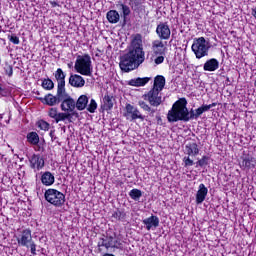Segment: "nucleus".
<instances>
[{"mask_svg": "<svg viewBox=\"0 0 256 256\" xmlns=\"http://www.w3.org/2000/svg\"><path fill=\"white\" fill-rule=\"evenodd\" d=\"M16 1H23V0H16Z\"/></svg>", "mask_w": 256, "mask_h": 256, "instance_id": "55", "label": "nucleus"}, {"mask_svg": "<svg viewBox=\"0 0 256 256\" xmlns=\"http://www.w3.org/2000/svg\"><path fill=\"white\" fill-rule=\"evenodd\" d=\"M139 106L141 107V109H143L144 111H151V107L149 105H147V103H145L144 101H140L139 102Z\"/></svg>", "mask_w": 256, "mask_h": 256, "instance_id": "44", "label": "nucleus"}, {"mask_svg": "<svg viewBox=\"0 0 256 256\" xmlns=\"http://www.w3.org/2000/svg\"><path fill=\"white\" fill-rule=\"evenodd\" d=\"M150 112H151V113H155V109H151Z\"/></svg>", "mask_w": 256, "mask_h": 256, "instance_id": "53", "label": "nucleus"}, {"mask_svg": "<svg viewBox=\"0 0 256 256\" xmlns=\"http://www.w3.org/2000/svg\"><path fill=\"white\" fill-rule=\"evenodd\" d=\"M126 111L128 115H131V121H135L136 119H140L141 121H145V116L141 114L139 109L135 108L131 104L126 105Z\"/></svg>", "mask_w": 256, "mask_h": 256, "instance_id": "15", "label": "nucleus"}, {"mask_svg": "<svg viewBox=\"0 0 256 256\" xmlns=\"http://www.w3.org/2000/svg\"><path fill=\"white\" fill-rule=\"evenodd\" d=\"M129 5L134 13H141L143 9V0H130Z\"/></svg>", "mask_w": 256, "mask_h": 256, "instance_id": "27", "label": "nucleus"}, {"mask_svg": "<svg viewBox=\"0 0 256 256\" xmlns=\"http://www.w3.org/2000/svg\"><path fill=\"white\" fill-rule=\"evenodd\" d=\"M103 109L105 111H111L113 109V105H115V97L113 95H109V93L104 95L103 98Z\"/></svg>", "mask_w": 256, "mask_h": 256, "instance_id": "23", "label": "nucleus"}, {"mask_svg": "<svg viewBox=\"0 0 256 256\" xmlns=\"http://www.w3.org/2000/svg\"><path fill=\"white\" fill-rule=\"evenodd\" d=\"M198 167H207L209 165V156H203L200 160L196 162Z\"/></svg>", "mask_w": 256, "mask_h": 256, "instance_id": "35", "label": "nucleus"}, {"mask_svg": "<svg viewBox=\"0 0 256 256\" xmlns=\"http://www.w3.org/2000/svg\"><path fill=\"white\" fill-rule=\"evenodd\" d=\"M143 61H145V52H143V47H141L139 42H132L128 53L120 57V69L121 71H124V73H129L137 69Z\"/></svg>", "mask_w": 256, "mask_h": 256, "instance_id": "1", "label": "nucleus"}, {"mask_svg": "<svg viewBox=\"0 0 256 256\" xmlns=\"http://www.w3.org/2000/svg\"><path fill=\"white\" fill-rule=\"evenodd\" d=\"M152 49L154 55H165V52L167 51V47H165V44L161 40L153 41Z\"/></svg>", "mask_w": 256, "mask_h": 256, "instance_id": "18", "label": "nucleus"}, {"mask_svg": "<svg viewBox=\"0 0 256 256\" xmlns=\"http://www.w3.org/2000/svg\"><path fill=\"white\" fill-rule=\"evenodd\" d=\"M42 87L46 89V91H51V89H54L55 83H53V80L47 78L42 81Z\"/></svg>", "mask_w": 256, "mask_h": 256, "instance_id": "32", "label": "nucleus"}, {"mask_svg": "<svg viewBox=\"0 0 256 256\" xmlns=\"http://www.w3.org/2000/svg\"><path fill=\"white\" fill-rule=\"evenodd\" d=\"M69 85L76 87V89H81V87H85V79L79 74H71L69 77Z\"/></svg>", "mask_w": 256, "mask_h": 256, "instance_id": "13", "label": "nucleus"}, {"mask_svg": "<svg viewBox=\"0 0 256 256\" xmlns=\"http://www.w3.org/2000/svg\"><path fill=\"white\" fill-rule=\"evenodd\" d=\"M112 217H114V219H118V221H125L127 214L121 210H118L113 213Z\"/></svg>", "mask_w": 256, "mask_h": 256, "instance_id": "34", "label": "nucleus"}, {"mask_svg": "<svg viewBox=\"0 0 256 256\" xmlns=\"http://www.w3.org/2000/svg\"><path fill=\"white\" fill-rule=\"evenodd\" d=\"M196 59H203L209 55L211 43L205 40V37L195 38L191 47Z\"/></svg>", "mask_w": 256, "mask_h": 256, "instance_id": "4", "label": "nucleus"}, {"mask_svg": "<svg viewBox=\"0 0 256 256\" xmlns=\"http://www.w3.org/2000/svg\"><path fill=\"white\" fill-rule=\"evenodd\" d=\"M70 115L68 112H59L55 118V122L59 123L60 121H69Z\"/></svg>", "mask_w": 256, "mask_h": 256, "instance_id": "33", "label": "nucleus"}, {"mask_svg": "<svg viewBox=\"0 0 256 256\" xmlns=\"http://www.w3.org/2000/svg\"><path fill=\"white\" fill-rule=\"evenodd\" d=\"M49 136L51 137V141H57V136H55V130H51Z\"/></svg>", "mask_w": 256, "mask_h": 256, "instance_id": "48", "label": "nucleus"}, {"mask_svg": "<svg viewBox=\"0 0 256 256\" xmlns=\"http://www.w3.org/2000/svg\"><path fill=\"white\" fill-rule=\"evenodd\" d=\"M195 113H196V119H199V117L203 115V109L201 108V106L195 110Z\"/></svg>", "mask_w": 256, "mask_h": 256, "instance_id": "46", "label": "nucleus"}, {"mask_svg": "<svg viewBox=\"0 0 256 256\" xmlns=\"http://www.w3.org/2000/svg\"><path fill=\"white\" fill-rule=\"evenodd\" d=\"M156 34L160 41H168L171 38V28L167 22H160L156 27Z\"/></svg>", "mask_w": 256, "mask_h": 256, "instance_id": "10", "label": "nucleus"}, {"mask_svg": "<svg viewBox=\"0 0 256 256\" xmlns=\"http://www.w3.org/2000/svg\"><path fill=\"white\" fill-rule=\"evenodd\" d=\"M89 103V97L87 95H81L77 101H75L76 109L78 111H84L87 109V105Z\"/></svg>", "mask_w": 256, "mask_h": 256, "instance_id": "24", "label": "nucleus"}, {"mask_svg": "<svg viewBox=\"0 0 256 256\" xmlns=\"http://www.w3.org/2000/svg\"><path fill=\"white\" fill-rule=\"evenodd\" d=\"M121 245L123 244L115 239V234L109 235V233L102 235L97 243L99 253L103 251V247L109 251V249H121Z\"/></svg>", "mask_w": 256, "mask_h": 256, "instance_id": "5", "label": "nucleus"}, {"mask_svg": "<svg viewBox=\"0 0 256 256\" xmlns=\"http://www.w3.org/2000/svg\"><path fill=\"white\" fill-rule=\"evenodd\" d=\"M185 152L186 155H189V157H197V154L199 153V146L195 142H190L186 144Z\"/></svg>", "mask_w": 256, "mask_h": 256, "instance_id": "21", "label": "nucleus"}, {"mask_svg": "<svg viewBox=\"0 0 256 256\" xmlns=\"http://www.w3.org/2000/svg\"><path fill=\"white\" fill-rule=\"evenodd\" d=\"M151 80V77H138V78H134L128 81V85H130L131 87H145V85H147L149 83V81Z\"/></svg>", "mask_w": 256, "mask_h": 256, "instance_id": "19", "label": "nucleus"}, {"mask_svg": "<svg viewBox=\"0 0 256 256\" xmlns=\"http://www.w3.org/2000/svg\"><path fill=\"white\" fill-rule=\"evenodd\" d=\"M4 70H5V73L8 75V77H13V66L6 65Z\"/></svg>", "mask_w": 256, "mask_h": 256, "instance_id": "43", "label": "nucleus"}, {"mask_svg": "<svg viewBox=\"0 0 256 256\" xmlns=\"http://www.w3.org/2000/svg\"><path fill=\"white\" fill-rule=\"evenodd\" d=\"M156 119L158 125H163V119H161V116H156Z\"/></svg>", "mask_w": 256, "mask_h": 256, "instance_id": "50", "label": "nucleus"}, {"mask_svg": "<svg viewBox=\"0 0 256 256\" xmlns=\"http://www.w3.org/2000/svg\"><path fill=\"white\" fill-rule=\"evenodd\" d=\"M210 107V109H212V107H217V103H212L208 105Z\"/></svg>", "mask_w": 256, "mask_h": 256, "instance_id": "52", "label": "nucleus"}, {"mask_svg": "<svg viewBox=\"0 0 256 256\" xmlns=\"http://www.w3.org/2000/svg\"><path fill=\"white\" fill-rule=\"evenodd\" d=\"M217 69H219V60L215 58L207 60L203 65L204 71L213 72L217 71Z\"/></svg>", "mask_w": 256, "mask_h": 256, "instance_id": "20", "label": "nucleus"}, {"mask_svg": "<svg viewBox=\"0 0 256 256\" xmlns=\"http://www.w3.org/2000/svg\"><path fill=\"white\" fill-rule=\"evenodd\" d=\"M117 7L118 9H120V11H122V17H123L124 23H126L127 17L131 15V8H129V6L125 4H118Z\"/></svg>", "mask_w": 256, "mask_h": 256, "instance_id": "29", "label": "nucleus"}, {"mask_svg": "<svg viewBox=\"0 0 256 256\" xmlns=\"http://www.w3.org/2000/svg\"><path fill=\"white\" fill-rule=\"evenodd\" d=\"M74 69L77 73H80V75L91 77V75H93L91 56H89V54L83 56L79 55L75 61Z\"/></svg>", "mask_w": 256, "mask_h": 256, "instance_id": "3", "label": "nucleus"}, {"mask_svg": "<svg viewBox=\"0 0 256 256\" xmlns=\"http://www.w3.org/2000/svg\"><path fill=\"white\" fill-rule=\"evenodd\" d=\"M28 249H30L33 255H37V244H35V241L28 245Z\"/></svg>", "mask_w": 256, "mask_h": 256, "instance_id": "41", "label": "nucleus"}, {"mask_svg": "<svg viewBox=\"0 0 256 256\" xmlns=\"http://www.w3.org/2000/svg\"><path fill=\"white\" fill-rule=\"evenodd\" d=\"M227 81H228V82L230 81L229 78H227Z\"/></svg>", "mask_w": 256, "mask_h": 256, "instance_id": "54", "label": "nucleus"}, {"mask_svg": "<svg viewBox=\"0 0 256 256\" xmlns=\"http://www.w3.org/2000/svg\"><path fill=\"white\" fill-rule=\"evenodd\" d=\"M30 165L32 169H43L45 167V160L37 154L32 155L30 158Z\"/></svg>", "mask_w": 256, "mask_h": 256, "instance_id": "17", "label": "nucleus"}, {"mask_svg": "<svg viewBox=\"0 0 256 256\" xmlns=\"http://www.w3.org/2000/svg\"><path fill=\"white\" fill-rule=\"evenodd\" d=\"M255 158L251 157V156H246L243 158L241 167H244V169H253V167H255Z\"/></svg>", "mask_w": 256, "mask_h": 256, "instance_id": "28", "label": "nucleus"}, {"mask_svg": "<svg viewBox=\"0 0 256 256\" xmlns=\"http://www.w3.org/2000/svg\"><path fill=\"white\" fill-rule=\"evenodd\" d=\"M44 197L50 205L54 207H63L65 205V194L57 189L50 188L45 191Z\"/></svg>", "mask_w": 256, "mask_h": 256, "instance_id": "6", "label": "nucleus"}, {"mask_svg": "<svg viewBox=\"0 0 256 256\" xmlns=\"http://www.w3.org/2000/svg\"><path fill=\"white\" fill-rule=\"evenodd\" d=\"M0 95L2 97H7V91H5L3 87H1V84H0Z\"/></svg>", "mask_w": 256, "mask_h": 256, "instance_id": "49", "label": "nucleus"}, {"mask_svg": "<svg viewBox=\"0 0 256 256\" xmlns=\"http://www.w3.org/2000/svg\"><path fill=\"white\" fill-rule=\"evenodd\" d=\"M87 111H89V113H95V111H97V102L95 99L90 100V103L87 106Z\"/></svg>", "mask_w": 256, "mask_h": 256, "instance_id": "36", "label": "nucleus"}, {"mask_svg": "<svg viewBox=\"0 0 256 256\" xmlns=\"http://www.w3.org/2000/svg\"><path fill=\"white\" fill-rule=\"evenodd\" d=\"M207 193H209V189L205 187V184H200L198 187V191L196 193V204L201 205L203 201L207 198Z\"/></svg>", "mask_w": 256, "mask_h": 256, "instance_id": "16", "label": "nucleus"}, {"mask_svg": "<svg viewBox=\"0 0 256 256\" xmlns=\"http://www.w3.org/2000/svg\"><path fill=\"white\" fill-rule=\"evenodd\" d=\"M152 89L160 92L163 91V89H165V76H162V75L156 76L154 79V85Z\"/></svg>", "mask_w": 256, "mask_h": 256, "instance_id": "26", "label": "nucleus"}, {"mask_svg": "<svg viewBox=\"0 0 256 256\" xmlns=\"http://www.w3.org/2000/svg\"><path fill=\"white\" fill-rule=\"evenodd\" d=\"M41 182L46 187H51V185L55 183V176L53 175V173L46 171L41 176Z\"/></svg>", "mask_w": 256, "mask_h": 256, "instance_id": "22", "label": "nucleus"}, {"mask_svg": "<svg viewBox=\"0 0 256 256\" xmlns=\"http://www.w3.org/2000/svg\"><path fill=\"white\" fill-rule=\"evenodd\" d=\"M200 108H202L203 113H206V111H209L211 109V106L204 104V105L200 106Z\"/></svg>", "mask_w": 256, "mask_h": 256, "instance_id": "47", "label": "nucleus"}, {"mask_svg": "<svg viewBox=\"0 0 256 256\" xmlns=\"http://www.w3.org/2000/svg\"><path fill=\"white\" fill-rule=\"evenodd\" d=\"M167 119L169 123H177V121H183L187 123L191 119H197V114L195 110L187 108V99L180 98L173 105L172 108L168 111Z\"/></svg>", "mask_w": 256, "mask_h": 256, "instance_id": "2", "label": "nucleus"}, {"mask_svg": "<svg viewBox=\"0 0 256 256\" xmlns=\"http://www.w3.org/2000/svg\"><path fill=\"white\" fill-rule=\"evenodd\" d=\"M106 19L110 23L116 24V23H119V21H121V15L119 14V12L117 10H110L106 14Z\"/></svg>", "mask_w": 256, "mask_h": 256, "instance_id": "25", "label": "nucleus"}, {"mask_svg": "<svg viewBox=\"0 0 256 256\" xmlns=\"http://www.w3.org/2000/svg\"><path fill=\"white\" fill-rule=\"evenodd\" d=\"M27 141L31 145H39V134L37 132H30L27 134Z\"/></svg>", "mask_w": 256, "mask_h": 256, "instance_id": "30", "label": "nucleus"}, {"mask_svg": "<svg viewBox=\"0 0 256 256\" xmlns=\"http://www.w3.org/2000/svg\"><path fill=\"white\" fill-rule=\"evenodd\" d=\"M68 115H70V117L68 118L69 123H71V119H73V117H75L76 119H79V112L73 110V111H69Z\"/></svg>", "mask_w": 256, "mask_h": 256, "instance_id": "42", "label": "nucleus"}, {"mask_svg": "<svg viewBox=\"0 0 256 256\" xmlns=\"http://www.w3.org/2000/svg\"><path fill=\"white\" fill-rule=\"evenodd\" d=\"M52 7H59V4L55 1L50 2Z\"/></svg>", "mask_w": 256, "mask_h": 256, "instance_id": "51", "label": "nucleus"}, {"mask_svg": "<svg viewBox=\"0 0 256 256\" xmlns=\"http://www.w3.org/2000/svg\"><path fill=\"white\" fill-rule=\"evenodd\" d=\"M32 242L33 236L31 235V229H24L17 238L19 247H26L29 249V245H31Z\"/></svg>", "mask_w": 256, "mask_h": 256, "instance_id": "11", "label": "nucleus"}, {"mask_svg": "<svg viewBox=\"0 0 256 256\" xmlns=\"http://www.w3.org/2000/svg\"><path fill=\"white\" fill-rule=\"evenodd\" d=\"M129 197H131L133 201H139V199L143 197V192L137 188H134L129 192Z\"/></svg>", "mask_w": 256, "mask_h": 256, "instance_id": "31", "label": "nucleus"}, {"mask_svg": "<svg viewBox=\"0 0 256 256\" xmlns=\"http://www.w3.org/2000/svg\"><path fill=\"white\" fill-rule=\"evenodd\" d=\"M60 109L61 111H64V113H68L69 111H75L76 104H75V99L67 93V90H64L62 92V100L60 101Z\"/></svg>", "mask_w": 256, "mask_h": 256, "instance_id": "7", "label": "nucleus"}, {"mask_svg": "<svg viewBox=\"0 0 256 256\" xmlns=\"http://www.w3.org/2000/svg\"><path fill=\"white\" fill-rule=\"evenodd\" d=\"M145 101H148L152 107H159L163 103L161 92L159 90L151 89L144 95Z\"/></svg>", "mask_w": 256, "mask_h": 256, "instance_id": "9", "label": "nucleus"}, {"mask_svg": "<svg viewBox=\"0 0 256 256\" xmlns=\"http://www.w3.org/2000/svg\"><path fill=\"white\" fill-rule=\"evenodd\" d=\"M37 124H38L39 129H41L42 131H49L50 125L47 121L40 120V121H38Z\"/></svg>", "mask_w": 256, "mask_h": 256, "instance_id": "37", "label": "nucleus"}, {"mask_svg": "<svg viewBox=\"0 0 256 256\" xmlns=\"http://www.w3.org/2000/svg\"><path fill=\"white\" fill-rule=\"evenodd\" d=\"M143 225L147 231H151V229H157L159 227V217L155 215H151L150 217L142 220Z\"/></svg>", "mask_w": 256, "mask_h": 256, "instance_id": "14", "label": "nucleus"}, {"mask_svg": "<svg viewBox=\"0 0 256 256\" xmlns=\"http://www.w3.org/2000/svg\"><path fill=\"white\" fill-rule=\"evenodd\" d=\"M8 39L14 45H19V43H20L19 37H17L15 34H12L11 36H8Z\"/></svg>", "mask_w": 256, "mask_h": 256, "instance_id": "40", "label": "nucleus"}, {"mask_svg": "<svg viewBox=\"0 0 256 256\" xmlns=\"http://www.w3.org/2000/svg\"><path fill=\"white\" fill-rule=\"evenodd\" d=\"M183 163L184 167H193V165H195V162H193L189 156L183 158Z\"/></svg>", "mask_w": 256, "mask_h": 256, "instance_id": "38", "label": "nucleus"}, {"mask_svg": "<svg viewBox=\"0 0 256 256\" xmlns=\"http://www.w3.org/2000/svg\"><path fill=\"white\" fill-rule=\"evenodd\" d=\"M163 61H165V56H163V55H160L154 59V63L156 65H161V63H163Z\"/></svg>", "mask_w": 256, "mask_h": 256, "instance_id": "45", "label": "nucleus"}, {"mask_svg": "<svg viewBox=\"0 0 256 256\" xmlns=\"http://www.w3.org/2000/svg\"><path fill=\"white\" fill-rule=\"evenodd\" d=\"M58 109L57 108H50L49 109V113H48V115H49V117H51V119H57V115H58Z\"/></svg>", "mask_w": 256, "mask_h": 256, "instance_id": "39", "label": "nucleus"}, {"mask_svg": "<svg viewBox=\"0 0 256 256\" xmlns=\"http://www.w3.org/2000/svg\"><path fill=\"white\" fill-rule=\"evenodd\" d=\"M54 76L58 83L57 89L59 91H66L65 90V77H67V75L65 74V72H63V69L58 68L57 71L54 73Z\"/></svg>", "mask_w": 256, "mask_h": 256, "instance_id": "12", "label": "nucleus"}, {"mask_svg": "<svg viewBox=\"0 0 256 256\" xmlns=\"http://www.w3.org/2000/svg\"><path fill=\"white\" fill-rule=\"evenodd\" d=\"M63 90H58L57 88V93L56 96L53 94H47L44 98H38L39 101L42 103H45L46 105H49V107H54V105H59L61 101L63 100Z\"/></svg>", "mask_w": 256, "mask_h": 256, "instance_id": "8", "label": "nucleus"}]
</instances>
